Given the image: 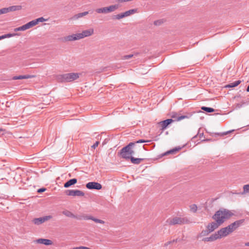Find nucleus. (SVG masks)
I'll use <instances>...</instances> for the list:
<instances>
[{"label":"nucleus","mask_w":249,"mask_h":249,"mask_svg":"<svg viewBox=\"0 0 249 249\" xmlns=\"http://www.w3.org/2000/svg\"><path fill=\"white\" fill-rule=\"evenodd\" d=\"M244 222V219L238 220L229 225L228 227H229V229L232 232L233 231L236 230L239 227L242 226Z\"/></svg>","instance_id":"obj_8"},{"label":"nucleus","mask_w":249,"mask_h":249,"mask_svg":"<svg viewBox=\"0 0 249 249\" xmlns=\"http://www.w3.org/2000/svg\"><path fill=\"white\" fill-rule=\"evenodd\" d=\"M136 9H130L124 12L125 15L126 17L130 16V15L133 14L137 12Z\"/></svg>","instance_id":"obj_29"},{"label":"nucleus","mask_w":249,"mask_h":249,"mask_svg":"<svg viewBox=\"0 0 249 249\" xmlns=\"http://www.w3.org/2000/svg\"><path fill=\"white\" fill-rule=\"evenodd\" d=\"M23 25L24 26L25 30H27V29H28L30 28L29 24H28V23L25 24H24V25Z\"/></svg>","instance_id":"obj_41"},{"label":"nucleus","mask_w":249,"mask_h":249,"mask_svg":"<svg viewBox=\"0 0 249 249\" xmlns=\"http://www.w3.org/2000/svg\"><path fill=\"white\" fill-rule=\"evenodd\" d=\"M129 160H130L131 163L134 164H139L141 162L143 161L144 160V159L136 158L132 156Z\"/></svg>","instance_id":"obj_18"},{"label":"nucleus","mask_w":249,"mask_h":249,"mask_svg":"<svg viewBox=\"0 0 249 249\" xmlns=\"http://www.w3.org/2000/svg\"><path fill=\"white\" fill-rule=\"evenodd\" d=\"M231 131H233V130H231V131H229L225 132H224V133L223 134V135H227V134H228V133H229L231 132Z\"/></svg>","instance_id":"obj_42"},{"label":"nucleus","mask_w":249,"mask_h":249,"mask_svg":"<svg viewBox=\"0 0 249 249\" xmlns=\"http://www.w3.org/2000/svg\"><path fill=\"white\" fill-rule=\"evenodd\" d=\"M2 131V129L0 128V132H1Z\"/></svg>","instance_id":"obj_50"},{"label":"nucleus","mask_w":249,"mask_h":249,"mask_svg":"<svg viewBox=\"0 0 249 249\" xmlns=\"http://www.w3.org/2000/svg\"><path fill=\"white\" fill-rule=\"evenodd\" d=\"M52 218V216L51 215L45 216L42 217L34 218L33 220V222L35 225H39Z\"/></svg>","instance_id":"obj_12"},{"label":"nucleus","mask_w":249,"mask_h":249,"mask_svg":"<svg viewBox=\"0 0 249 249\" xmlns=\"http://www.w3.org/2000/svg\"><path fill=\"white\" fill-rule=\"evenodd\" d=\"M21 6L20 5H14L7 8L8 13L10 12L18 11L21 9Z\"/></svg>","instance_id":"obj_19"},{"label":"nucleus","mask_w":249,"mask_h":249,"mask_svg":"<svg viewBox=\"0 0 249 249\" xmlns=\"http://www.w3.org/2000/svg\"><path fill=\"white\" fill-rule=\"evenodd\" d=\"M181 149L180 147H175L172 149H171L168 151H167L166 152L164 153L163 155H169V154H174L175 153H176L180 149Z\"/></svg>","instance_id":"obj_23"},{"label":"nucleus","mask_w":249,"mask_h":249,"mask_svg":"<svg viewBox=\"0 0 249 249\" xmlns=\"http://www.w3.org/2000/svg\"><path fill=\"white\" fill-rule=\"evenodd\" d=\"M197 209V207L196 204H193L190 206V209L194 213H196V212Z\"/></svg>","instance_id":"obj_31"},{"label":"nucleus","mask_w":249,"mask_h":249,"mask_svg":"<svg viewBox=\"0 0 249 249\" xmlns=\"http://www.w3.org/2000/svg\"><path fill=\"white\" fill-rule=\"evenodd\" d=\"M4 38H5V36H4V35L0 36V40L1 39H3Z\"/></svg>","instance_id":"obj_46"},{"label":"nucleus","mask_w":249,"mask_h":249,"mask_svg":"<svg viewBox=\"0 0 249 249\" xmlns=\"http://www.w3.org/2000/svg\"><path fill=\"white\" fill-rule=\"evenodd\" d=\"M189 118V116H188L187 115H181V116L178 117V118L177 119V121H179L184 119Z\"/></svg>","instance_id":"obj_33"},{"label":"nucleus","mask_w":249,"mask_h":249,"mask_svg":"<svg viewBox=\"0 0 249 249\" xmlns=\"http://www.w3.org/2000/svg\"><path fill=\"white\" fill-rule=\"evenodd\" d=\"M201 109L208 113H211L214 111L213 108L203 106L201 107Z\"/></svg>","instance_id":"obj_28"},{"label":"nucleus","mask_w":249,"mask_h":249,"mask_svg":"<svg viewBox=\"0 0 249 249\" xmlns=\"http://www.w3.org/2000/svg\"><path fill=\"white\" fill-rule=\"evenodd\" d=\"M217 235L219 238H221L223 237H226L230 233H231L230 230H229L228 226L221 228L220 230L217 231Z\"/></svg>","instance_id":"obj_11"},{"label":"nucleus","mask_w":249,"mask_h":249,"mask_svg":"<svg viewBox=\"0 0 249 249\" xmlns=\"http://www.w3.org/2000/svg\"><path fill=\"white\" fill-rule=\"evenodd\" d=\"M210 233H211L207 229V230H203L200 233V235L202 236H205L208 235Z\"/></svg>","instance_id":"obj_30"},{"label":"nucleus","mask_w":249,"mask_h":249,"mask_svg":"<svg viewBox=\"0 0 249 249\" xmlns=\"http://www.w3.org/2000/svg\"><path fill=\"white\" fill-rule=\"evenodd\" d=\"M245 245L246 246H249V242L246 243Z\"/></svg>","instance_id":"obj_48"},{"label":"nucleus","mask_w":249,"mask_h":249,"mask_svg":"<svg viewBox=\"0 0 249 249\" xmlns=\"http://www.w3.org/2000/svg\"><path fill=\"white\" fill-rule=\"evenodd\" d=\"M26 30L24 25L18 27L15 29V31H25Z\"/></svg>","instance_id":"obj_35"},{"label":"nucleus","mask_w":249,"mask_h":249,"mask_svg":"<svg viewBox=\"0 0 249 249\" xmlns=\"http://www.w3.org/2000/svg\"><path fill=\"white\" fill-rule=\"evenodd\" d=\"M89 13V11H85V12H84L82 13H80L75 15L72 18L73 19H77L79 18H82L85 16L87 15Z\"/></svg>","instance_id":"obj_22"},{"label":"nucleus","mask_w":249,"mask_h":249,"mask_svg":"<svg viewBox=\"0 0 249 249\" xmlns=\"http://www.w3.org/2000/svg\"><path fill=\"white\" fill-rule=\"evenodd\" d=\"M217 239H219V238L217 235V232H216L214 234L211 235L210 237L204 238L203 239V241L205 242H212L216 240Z\"/></svg>","instance_id":"obj_15"},{"label":"nucleus","mask_w":249,"mask_h":249,"mask_svg":"<svg viewBox=\"0 0 249 249\" xmlns=\"http://www.w3.org/2000/svg\"><path fill=\"white\" fill-rule=\"evenodd\" d=\"M119 7L118 4L111 5L108 7H104L97 8L95 10V12L98 14H107L113 12Z\"/></svg>","instance_id":"obj_6"},{"label":"nucleus","mask_w":249,"mask_h":249,"mask_svg":"<svg viewBox=\"0 0 249 249\" xmlns=\"http://www.w3.org/2000/svg\"><path fill=\"white\" fill-rule=\"evenodd\" d=\"M4 36H5V37H11V36H12V35L11 34H8L4 35Z\"/></svg>","instance_id":"obj_43"},{"label":"nucleus","mask_w":249,"mask_h":249,"mask_svg":"<svg viewBox=\"0 0 249 249\" xmlns=\"http://www.w3.org/2000/svg\"><path fill=\"white\" fill-rule=\"evenodd\" d=\"M163 23L162 20H157L154 21V24L155 25H160L161 23Z\"/></svg>","instance_id":"obj_37"},{"label":"nucleus","mask_w":249,"mask_h":249,"mask_svg":"<svg viewBox=\"0 0 249 249\" xmlns=\"http://www.w3.org/2000/svg\"><path fill=\"white\" fill-rule=\"evenodd\" d=\"M78 73H67L57 76V80L59 82H70L76 80L79 77Z\"/></svg>","instance_id":"obj_4"},{"label":"nucleus","mask_w":249,"mask_h":249,"mask_svg":"<svg viewBox=\"0 0 249 249\" xmlns=\"http://www.w3.org/2000/svg\"><path fill=\"white\" fill-rule=\"evenodd\" d=\"M243 191L241 193H238V194L244 195L249 193V184L243 186Z\"/></svg>","instance_id":"obj_26"},{"label":"nucleus","mask_w":249,"mask_h":249,"mask_svg":"<svg viewBox=\"0 0 249 249\" xmlns=\"http://www.w3.org/2000/svg\"><path fill=\"white\" fill-rule=\"evenodd\" d=\"M204 141H209V140H205Z\"/></svg>","instance_id":"obj_52"},{"label":"nucleus","mask_w":249,"mask_h":249,"mask_svg":"<svg viewBox=\"0 0 249 249\" xmlns=\"http://www.w3.org/2000/svg\"><path fill=\"white\" fill-rule=\"evenodd\" d=\"M221 225L218 223L217 222H212L211 223H210L207 226V229L210 232H213L214 231L215 229H217L219 226H220Z\"/></svg>","instance_id":"obj_13"},{"label":"nucleus","mask_w":249,"mask_h":249,"mask_svg":"<svg viewBox=\"0 0 249 249\" xmlns=\"http://www.w3.org/2000/svg\"><path fill=\"white\" fill-rule=\"evenodd\" d=\"M33 75H18L14 76L13 78V80L23 79H29L33 77Z\"/></svg>","instance_id":"obj_21"},{"label":"nucleus","mask_w":249,"mask_h":249,"mask_svg":"<svg viewBox=\"0 0 249 249\" xmlns=\"http://www.w3.org/2000/svg\"><path fill=\"white\" fill-rule=\"evenodd\" d=\"M174 122V120L172 119H168L164 121H161L160 124H161V129L162 130L165 129L171 123Z\"/></svg>","instance_id":"obj_14"},{"label":"nucleus","mask_w":249,"mask_h":249,"mask_svg":"<svg viewBox=\"0 0 249 249\" xmlns=\"http://www.w3.org/2000/svg\"><path fill=\"white\" fill-rule=\"evenodd\" d=\"M35 20L36 22V23L37 24L38 22H40L46 21L47 20V19H45L43 17H40V18L36 19Z\"/></svg>","instance_id":"obj_34"},{"label":"nucleus","mask_w":249,"mask_h":249,"mask_svg":"<svg viewBox=\"0 0 249 249\" xmlns=\"http://www.w3.org/2000/svg\"><path fill=\"white\" fill-rule=\"evenodd\" d=\"M65 193L67 196H83L85 195L83 192L79 190H67Z\"/></svg>","instance_id":"obj_9"},{"label":"nucleus","mask_w":249,"mask_h":249,"mask_svg":"<svg viewBox=\"0 0 249 249\" xmlns=\"http://www.w3.org/2000/svg\"><path fill=\"white\" fill-rule=\"evenodd\" d=\"M77 182V180L76 178H74L71 179L64 183V187L65 188H69L71 186L76 184Z\"/></svg>","instance_id":"obj_17"},{"label":"nucleus","mask_w":249,"mask_h":249,"mask_svg":"<svg viewBox=\"0 0 249 249\" xmlns=\"http://www.w3.org/2000/svg\"><path fill=\"white\" fill-rule=\"evenodd\" d=\"M172 118H175V116L174 115H172Z\"/></svg>","instance_id":"obj_51"},{"label":"nucleus","mask_w":249,"mask_h":249,"mask_svg":"<svg viewBox=\"0 0 249 249\" xmlns=\"http://www.w3.org/2000/svg\"><path fill=\"white\" fill-rule=\"evenodd\" d=\"M147 142V141H145V140H142V139H141V140H138L137 141H136V142H133V143H135V144H136V143L146 142Z\"/></svg>","instance_id":"obj_38"},{"label":"nucleus","mask_w":249,"mask_h":249,"mask_svg":"<svg viewBox=\"0 0 249 249\" xmlns=\"http://www.w3.org/2000/svg\"><path fill=\"white\" fill-rule=\"evenodd\" d=\"M166 222L169 225H175L176 224L182 225L185 224H189L191 222L186 217H175L172 218H169L166 220Z\"/></svg>","instance_id":"obj_5"},{"label":"nucleus","mask_w":249,"mask_h":249,"mask_svg":"<svg viewBox=\"0 0 249 249\" xmlns=\"http://www.w3.org/2000/svg\"><path fill=\"white\" fill-rule=\"evenodd\" d=\"M46 190L47 189L46 188H41L38 189L37 191V192L38 193H41L45 192Z\"/></svg>","instance_id":"obj_39"},{"label":"nucleus","mask_w":249,"mask_h":249,"mask_svg":"<svg viewBox=\"0 0 249 249\" xmlns=\"http://www.w3.org/2000/svg\"><path fill=\"white\" fill-rule=\"evenodd\" d=\"M139 54V53H135L133 54H130L128 55H125L123 56L122 59L124 60L128 59L131 58L134 56H137Z\"/></svg>","instance_id":"obj_27"},{"label":"nucleus","mask_w":249,"mask_h":249,"mask_svg":"<svg viewBox=\"0 0 249 249\" xmlns=\"http://www.w3.org/2000/svg\"><path fill=\"white\" fill-rule=\"evenodd\" d=\"M125 17H126V16H125V13L124 12V13H122L116 15H114L112 17V19L119 20V19L123 18H125Z\"/></svg>","instance_id":"obj_24"},{"label":"nucleus","mask_w":249,"mask_h":249,"mask_svg":"<svg viewBox=\"0 0 249 249\" xmlns=\"http://www.w3.org/2000/svg\"><path fill=\"white\" fill-rule=\"evenodd\" d=\"M86 187L89 190H99L102 189V185L96 182H89L86 184Z\"/></svg>","instance_id":"obj_10"},{"label":"nucleus","mask_w":249,"mask_h":249,"mask_svg":"<svg viewBox=\"0 0 249 249\" xmlns=\"http://www.w3.org/2000/svg\"><path fill=\"white\" fill-rule=\"evenodd\" d=\"M241 83V80H237V81H234V82L231 83L230 84L228 85L227 86H226V87L234 88V87L237 86Z\"/></svg>","instance_id":"obj_25"},{"label":"nucleus","mask_w":249,"mask_h":249,"mask_svg":"<svg viewBox=\"0 0 249 249\" xmlns=\"http://www.w3.org/2000/svg\"><path fill=\"white\" fill-rule=\"evenodd\" d=\"M99 143V142H96L95 143H94L92 145V148H94V149H95L98 145Z\"/></svg>","instance_id":"obj_40"},{"label":"nucleus","mask_w":249,"mask_h":249,"mask_svg":"<svg viewBox=\"0 0 249 249\" xmlns=\"http://www.w3.org/2000/svg\"><path fill=\"white\" fill-rule=\"evenodd\" d=\"M180 241V240H179L178 238H177L176 239L173 240V242H177L178 241Z\"/></svg>","instance_id":"obj_45"},{"label":"nucleus","mask_w":249,"mask_h":249,"mask_svg":"<svg viewBox=\"0 0 249 249\" xmlns=\"http://www.w3.org/2000/svg\"><path fill=\"white\" fill-rule=\"evenodd\" d=\"M233 215V213L231 211L221 208L215 212L212 218L221 225Z\"/></svg>","instance_id":"obj_1"},{"label":"nucleus","mask_w":249,"mask_h":249,"mask_svg":"<svg viewBox=\"0 0 249 249\" xmlns=\"http://www.w3.org/2000/svg\"><path fill=\"white\" fill-rule=\"evenodd\" d=\"M28 24H29L30 28H31L37 24L35 19L28 22Z\"/></svg>","instance_id":"obj_32"},{"label":"nucleus","mask_w":249,"mask_h":249,"mask_svg":"<svg viewBox=\"0 0 249 249\" xmlns=\"http://www.w3.org/2000/svg\"><path fill=\"white\" fill-rule=\"evenodd\" d=\"M76 219L79 220H92V221H94L95 223L102 224H103L105 223V222L104 220L95 218L90 215H88V214H82L81 215H77Z\"/></svg>","instance_id":"obj_7"},{"label":"nucleus","mask_w":249,"mask_h":249,"mask_svg":"<svg viewBox=\"0 0 249 249\" xmlns=\"http://www.w3.org/2000/svg\"><path fill=\"white\" fill-rule=\"evenodd\" d=\"M94 33V30L90 29L84 30L81 33H77L65 37V40L66 41H72L82 39L86 37H88L92 35Z\"/></svg>","instance_id":"obj_2"},{"label":"nucleus","mask_w":249,"mask_h":249,"mask_svg":"<svg viewBox=\"0 0 249 249\" xmlns=\"http://www.w3.org/2000/svg\"><path fill=\"white\" fill-rule=\"evenodd\" d=\"M169 245H170V242L169 241H168L164 244V246L166 247V246H168Z\"/></svg>","instance_id":"obj_44"},{"label":"nucleus","mask_w":249,"mask_h":249,"mask_svg":"<svg viewBox=\"0 0 249 249\" xmlns=\"http://www.w3.org/2000/svg\"><path fill=\"white\" fill-rule=\"evenodd\" d=\"M62 213L67 217L76 219L77 215H74L71 212L68 210H65L62 212Z\"/></svg>","instance_id":"obj_20"},{"label":"nucleus","mask_w":249,"mask_h":249,"mask_svg":"<svg viewBox=\"0 0 249 249\" xmlns=\"http://www.w3.org/2000/svg\"><path fill=\"white\" fill-rule=\"evenodd\" d=\"M7 8H3L0 9V15L3 14L7 13Z\"/></svg>","instance_id":"obj_36"},{"label":"nucleus","mask_w":249,"mask_h":249,"mask_svg":"<svg viewBox=\"0 0 249 249\" xmlns=\"http://www.w3.org/2000/svg\"><path fill=\"white\" fill-rule=\"evenodd\" d=\"M169 242H170V244H171V243H174V242H173V240H172V241H169Z\"/></svg>","instance_id":"obj_49"},{"label":"nucleus","mask_w":249,"mask_h":249,"mask_svg":"<svg viewBox=\"0 0 249 249\" xmlns=\"http://www.w3.org/2000/svg\"><path fill=\"white\" fill-rule=\"evenodd\" d=\"M246 90L247 92H249V85H248V86L246 89Z\"/></svg>","instance_id":"obj_47"},{"label":"nucleus","mask_w":249,"mask_h":249,"mask_svg":"<svg viewBox=\"0 0 249 249\" xmlns=\"http://www.w3.org/2000/svg\"><path fill=\"white\" fill-rule=\"evenodd\" d=\"M36 242L38 244H42L47 246L51 245L53 244V242L51 240L47 239L40 238L37 239Z\"/></svg>","instance_id":"obj_16"},{"label":"nucleus","mask_w":249,"mask_h":249,"mask_svg":"<svg viewBox=\"0 0 249 249\" xmlns=\"http://www.w3.org/2000/svg\"><path fill=\"white\" fill-rule=\"evenodd\" d=\"M135 143L130 142L128 144L124 147L120 151V155L126 160H129L134 154L133 150Z\"/></svg>","instance_id":"obj_3"}]
</instances>
